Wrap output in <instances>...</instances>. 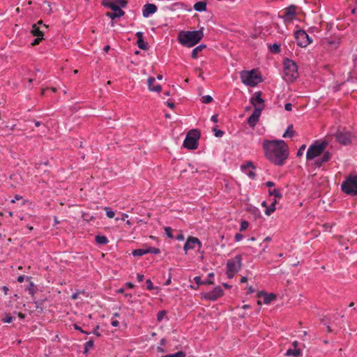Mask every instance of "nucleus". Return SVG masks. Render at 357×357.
<instances>
[{
    "mask_svg": "<svg viewBox=\"0 0 357 357\" xmlns=\"http://www.w3.org/2000/svg\"><path fill=\"white\" fill-rule=\"evenodd\" d=\"M262 147L266 158L275 165H283L289 156L288 146L284 140L266 139Z\"/></svg>",
    "mask_w": 357,
    "mask_h": 357,
    "instance_id": "1",
    "label": "nucleus"
},
{
    "mask_svg": "<svg viewBox=\"0 0 357 357\" xmlns=\"http://www.w3.org/2000/svg\"><path fill=\"white\" fill-rule=\"evenodd\" d=\"M203 28L197 31H181L177 36L178 43L184 47H192L204 38Z\"/></svg>",
    "mask_w": 357,
    "mask_h": 357,
    "instance_id": "2",
    "label": "nucleus"
},
{
    "mask_svg": "<svg viewBox=\"0 0 357 357\" xmlns=\"http://www.w3.org/2000/svg\"><path fill=\"white\" fill-rule=\"evenodd\" d=\"M328 146V142L324 140L319 142L314 141L308 148L306 153L307 160H312L315 158L321 155Z\"/></svg>",
    "mask_w": 357,
    "mask_h": 357,
    "instance_id": "3",
    "label": "nucleus"
},
{
    "mask_svg": "<svg viewBox=\"0 0 357 357\" xmlns=\"http://www.w3.org/2000/svg\"><path fill=\"white\" fill-rule=\"evenodd\" d=\"M284 77L287 82H293L298 76L296 63L289 59L284 61Z\"/></svg>",
    "mask_w": 357,
    "mask_h": 357,
    "instance_id": "4",
    "label": "nucleus"
},
{
    "mask_svg": "<svg viewBox=\"0 0 357 357\" xmlns=\"http://www.w3.org/2000/svg\"><path fill=\"white\" fill-rule=\"evenodd\" d=\"M341 190L351 196H357V175H349L342 182Z\"/></svg>",
    "mask_w": 357,
    "mask_h": 357,
    "instance_id": "5",
    "label": "nucleus"
},
{
    "mask_svg": "<svg viewBox=\"0 0 357 357\" xmlns=\"http://www.w3.org/2000/svg\"><path fill=\"white\" fill-rule=\"evenodd\" d=\"M241 79L244 84L252 87L255 86L262 81L261 75L256 70L243 71L241 73Z\"/></svg>",
    "mask_w": 357,
    "mask_h": 357,
    "instance_id": "6",
    "label": "nucleus"
},
{
    "mask_svg": "<svg viewBox=\"0 0 357 357\" xmlns=\"http://www.w3.org/2000/svg\"><path fill=\"white\" fill-rule=\"evenodd\" d=\"M200 138V132L197 129L190 130L186 135L183 146L189 150L197 149Z\"/></svg>",
    "mask_w": 357,
    "mask_h": 357,
    "instance_id": "7",
    "label": "nucleus"
},
{
    "mask_svg": "<svg viewBox=\"0 0 357 357\" xmlns=\"http://www.w3.org/2000/svg\"><path fill=\"white\" fill-rule=\"evenodd\" d=\"M296 43L301 47H305L312 42V39L304 30H298L294 33Z\"/></svg>",
    "mask_w": 357,
    "mask_h": 357,
    "instance_id": "8",
    "label": "nucleus"
},
{
    "mask_svg": "<svg viewBox=\"0 0 357 357\" xmlns=\"http://www.w3.org/2000/svg\"><path fill=\"white\" fill-rule=\"evenodd\" d=\"M242 255H237L235 257L229 259L227 261V269L228 271L238 272L243 266Z\"/></svg>",
    "mask_w": 357,
    "mask_h": 357,
    "instance_id": "9",
    "label": "nucleus"
},
{
    "mask_svg": "<svg viewBox=\"0 0 357 357\" xmlns=\"http://www.w3.org/2000/svg\"><path fill=\"white\" fill-rule=\"evenodd\" d=\"M107 6V8H109L113 11L112 13L107 12L106 13V15L112 20H114L116 17H121L125 15V12L116 3H109Z\"/></svg>",
    "mask_w": 357,
    "mask_h": 357,
    "instance_id": "10",
    "label": "nucleus"
},
{
    "mask_svg": "<svg viewBox=\"0 0 357 357\" xmlns=\"http://www.w3.org/2000/svg\"><path fill=\"white\" fill-rule=\"evenodd\" d=\"M223 295V290L221 287L217 286L212 291L202 294V297L208 301H216Z\"/></svg>",
    "mask_w": 357,
    "mask_h": 357,
    "instance_id": "11",
    "label": "nucleus"
},
{
    "mask_svg": "<svg viewBox=\"0 0 357 357\" xmlns=\"http://www.w3.org/2000/svg\"><path fill=\"white\" fill-rule=\"evenodd\" d=\"M262 110L263 107H256L252 114L248 117L247 122L250 127L254 128L259 121Z\"/></svg>",
    "mask_w": 357,
    "mask_h": 357,
    "instance_id": "12",
    "label": "nucleus"
},
{
    "mask_svg": "<svg viewBox=\"0 0 357 357\" xmlns=\"http://www.w3.org/2000/svg\"><path fill=\"white\" fill-rule=\"evenodd\" d=\"M336 140L341 144L347 146L351 144V134L349 132L337 131L335 134Z\"/></svg>",
    "mask_w": 357,
    "mask_h": 357,
    "instance_id": "13",
    "label": "nucleus"
},
{
    "mask_svg": "<svg viewBox=\"0 0 357 357\" xmlns=\"http://www.w3.org/2000/svg\"><path fill=\"white\" fill-rule=\"evenodd\" d=\"M195 245H198L199 248L202 247V243L199 238L194 236L188 237L183 246V250L185 251V254H187L189 250L195 249Z\"/></svg>",
    "mask_w": 357,
    "mask_h": 357,
    "instance_id": "14",
    "label": "nucleus"
},
{
    "mask_svg": "<svg viewBox=\"0 0 357 357\" xmlns=\"http://www.w3.org/2000/svg\"><path fill=\"white\" fill-rule=\"evenodd\" d=\"M250 103L256 107H263V109L265 107L264 100L261 98V91L255 92L251 97Z\"/></svg>",
    "mask_w": 357,
    "mask_h": 357,
    "instance_id": "15",
    "label": "nucleus"
},
{
    "mask_svg": "<svg viewBox=\"0 0 357 357\" xmlns=\"http://www.w3.org/2000/svg\"><path fill=\"white\" fill-rule=\"evenodd\" d=\"M297 7L295 5H290L284 9V21L291 22L296 17Z\"/></svg>",
    "mask_w": 357,
    "mask_h": 357,
    "instance_id": "16",
    "label": "nucleus"
},
{
    "mask_svg": "<svg viewBox=\"0 0 357 357\" xmlns=\"http://www.w3.org/2000/svg\"><path fill=\"white\" fill-rule=\"evenodd\" d=\"M158 10L157 6L153 3H146L142 10V15L144 17H148L149 15L156 13Z\"/></svg>",
    "mask_w": 357,
    "mask_h": 357,
    "instance_id": "17",
    "label": "nucleus"
},
{
    "mask_svg": "<svg viewBox=\"0 0 357 357\" xmlns=\"http://www.w3.org/2000/svg\"><path fill=\"white\" fill-rule=\"evenodd\" d=\"M331 153L328 151H325V152H324V155L321 158H319L314 162V165L316 167L319 168L322 166V165L324 163L329 161L331 160Z\"/></svg>",
    "mask_w": 357,
    "mask_h": 357,
    "instance_id": "18",
    "label": "nucleus"
},
{
    "mask_svg": "<svg viewBox=\"0 0 357 357\" xmlns=\"http://www.w3.org/2000/svg\"><path fill=\"white\" fill-rule=\"evenodd\" d=\"M261 296L263 297L264 303L265 304H269L276 298L275 294L273 293L267 294L265 291H261L259 294H258V297Z\"/></svg>",
    "mask_w": 357,
    "mask_h": 357,
    "instance_id": "19",
    "label": "nucleus"
},
{
    "mask_svg": "<svg viewBox=\"0 0 357 357\" xmlns=\"http://www.w3.org/2000/svg\"><path fill=\"white\" fill-rule=\"evenodd\" d=\"M155 79L153 77H149L148 79V86L149 89L151 91L160 92L162 90V86L160 84H157L155 86L153 85Z\"/></svg>",
    "mask_w": 357,
    "mask_h": 357,
    "instance_id": "20",
    "label": "nucleus"
},
{
    "mask_svg": "<svg viewBox=\"0 0 357 357\" xmlns=\"http://www.w3.org/2000/svg\"><path fill=\"white\" fill-rule=\"evenodd\" d=\"M31 277H26V281L29 282V284L25 287V290L29 291V294L32 296V299L34 301V294L36 293L37 287L34 285L33 282L31 281Z\"/></svg>",
    "mask_w": 357,
    "mask_h": 357,
    "instance_id": "21",
    "label": "nucleus"
},
{
    "mask_svg": "<svg viewBox=\"0 0 357 357\" xmlns=\"http://www.w3.org/2000/svg\"><path fill=\"white\" fill-rule=\"evenodd\" d=\"M31 32L34 36L36 37H43L44 36V31L41 30L37 24H33L32 25Z\"/></svg>",
    "mask_w": 357,
    "mask_h": 357,
    "instance_id": "22",
    "label": "nucleus"
},
{
    "mask_svg": "<svg viewBox=\"0 0 357 357\" xmlns=\"http://www.w3.org/2000/svg\"><path fill=\"white\" fill-rule=\"evenodd\" d=\"M206 48V45L204 44H201L196 47H195L191 53V57L194 59H196L198 57V54L199 52H201L203 50Z\"/></svg>",
    "mask_w": 357,
    "mask_h": 357,
    "instance_id": "23",
    "label": "nucleus"
},
{
    "mask_svg": "<svg viewBox=\"0 0 357 357\" xmlns=\"http://www.w3.org/2000/svg\"><path fill=\"white\" fill-rule=\"evenodd\" d=\"M285 355L287 356H293L294 357H298L302 355V351L301 349L289 348L287 350Z\"/></svg>",
    "mask_w": 357,
    "mask_h": 357,
    "instance_id": "24",
    "label": "nucleus"
},
{
    "mask_svg": "<svg viewBox=\"0 0 357 357\" xmlns=\"http://www.w3.org/2000/svg\"><path fill=\"white\" fill-rule=\"evenodd\" d=\"M206 2L201 1L195 3L193 8L196 11L202 12L206 10Z\"/></svg>",
    "mask_w": 357,
    "mask_h": 357,
    "instance_id": "25",
    "label": "nucleus"
},
{
    "mask_svg": "<svg viewBox=\"0 0 357 357\" xmlns=\"http://www.w3.org/2000/svg\"><path fill=\"white\" fill-rule=\"evenodd\" d=\"M194 281L197 287L201 284H213L214 283L213 280H202L200 276H196L194 278Z\"/></svg>",
    "mask_w": 357,
    "mask_h": 357,
    "instance_id": "26",
    "label": "nucleus"
},
{
    "mask_svg": "<svg viewBox=\"0 0 357 357\" xmlns=\"http://www.w3.org/2000/svg\"><path fill=\"white\" fill-rule=\"evenodd\" d=\"M293 124H290L288 126L287 130L283 134V137H292L295 135V131L293 129Z\"/></svg>",
    "mask_w": 357,
    "mask_h": 357,
    "instance_id": "27",
    "label": "nucleus"
},
{
    "mask_svg": "<svg viewBox=\"0 0 357 357\" xmlns=\"http://www.w3.org/2000/svg\"><path fill=\"white\" fill-rule=\"evenodd\" d=\"M95 241H96V243L100 244V245H105L109 242L107 238L105 236H102V235L96 236Z\"/></svg>",
    "mask_w": 357,
    "mask_h": 357,
    "instance_id": "28",
    "label": "nucleus"
},
{
    "mask_svg": "<svg viewBox=\"0 0 357 357\" xmlns=\"http://www.w3.org/2000/svg\"><path fill=\"white\" fill-rule=\"evenodd\" d=\"M137 44L138 47L143 50H147L149 49V45L146 42H145L143 39L137 40Z\"/></svg>",
    "mask_w": 357,
    "mask_h": 357,
    "instance_id": "29",
    "label": "nucleus"
},
{
    "mask_svg": "<svg viewBox=\"0 0 357 357\" xmlns=\"http://www.w3.org/2000/svg\"><path fill=\"white\" fill-rule=\"evenodd\" d=\"M268 194L270 196H274L275 198L281 199L282 197V195L278 189L269 190Z\"/></svg>",
    "mask_w": 357,
    "mask_h": 357,
    "instance_id": "30",
    "label": "nucleus"
},
{
    "mask_svg": "<svg viewBox=\"0 0 357 357\" xmlns=\"http://www.w3.org/2000/svg\"><path fill=\"white\" fill-rule=\"evenodd\" d=\"M145 254H146V249H141V248L134 250L132 252V255L134 257H141Z\"/></svg>",
    "mask_w": 357,
    "mask_h": 357,
    "instance_id": "31",
    "label": "nucleus"
},
{
    "mask_svg": "<svg viewBox=\"0 0 357 357\" xmlns=\"http://www.w3.org/2000/svg\"><path fill=\"white\" fill-rule=\"evenodd\" d=\"M269 50L274 54H278L280 52V45L278 43H274L269 46Z\"/></svg>",
    "mask_w": 357,
    "mask_h": 357,
    "instance_id": "32",
    "label": "nucleus"
},
{
    "mask_svg": "<svg viewBox=\"0 0 357 357\" xmlns=\"http://www.w3.org/2000/svg\"><path fill=\"white\" fill-rule=\"evenodd\" d=\"M185 356H186V354L185 352H183V351H179L175 354H167V355L163 356L162 357H185Z\"/></svg>",
    "mask_w": 357,
    "mask_h": 357,
    "instance_id": "33",
    "label": "nucleus"
},
{
    "mask_svg": "<svg viewBox=\"0 0 357 357\" xmlns=\"http://www.w3.org/2000/svg\"><path fill=\"white\" fill-rule=\"evenodd\" d=\"M93 347V341L92 340H89L84 344V354H87L89 350Z\"/></svg>",
    "mask_w": 357,
    "mask_h": 357,
    "instance_id": "34",
    "label": "nucleus"
},
{
    "mask_svg": "<svg viewBox=\"0 0 357 357\" xmlns=\"http://www.w3.org/2000/svg\"><path fill=\"white\" fill-rule=\"evenodd\" d=\"M148 253L158 255V254L160 253V250L159 248H157L149 247L146 248V254H148Z\"/></svg>",
    "mask_w": 357,
    "mask_h": 357,
    "instance_id": "35",
    "label": "nucleus"
},
{
    "mask_svg": "<svg viewBox=\"0 0 357 357\" xmlns=\"http://www.w3.org/2000/svg\"><path fill=\"white\" fill-rule=\"evenodd\" d=\"M275 211V206H273V204H271L269 206L266 207L265 213L267 215H271Z\"/></svg>",
    "mask_w": 357,
    "mask_h": 357,
    "instance_id": "36",
    "label": "nucleus"
},
{
    "mask_svg": "<svg viewBox=\"0 0 357 357\" xmlns=\"http://www.w3.org/2000/svg\"><path fill=\"white\" fill-rule=\"evenodd\" d=\"M104 210L106 211L107 216L109 218H113L115 215V213L111 210L109 207H105Z\"/></svg>",
    "mask_w": 357,
    "mask_h": 357,
    "instance_id": "37",
    "label": "nucleus"
},
{
    "mask_svg": "<svg viewBox=\"0 0 357 357\" xmlns=\"http://www.w3.org/2000/svg\"><path fill=\"white\" fill-rule=\"evenodd\" d=\"M212 101H213V98L209 95L204 96L202 98V102L203 103L208 104V103L211 102Z\"/></svg>",
    "mask_w": 357,
    "mask_h": 357,
    "instance_id": "38",
    "label": "nucleus"
},
{
    "mask_svg": "<svg viewBox=\"0 0 357 357\" xmlns=\"http://www.w3.org/2000/svg\"><path fill=\"white\" fill-rule=\"evenodd\" d=\"M248 167H251L252 169H255V166L253 162L251 161H248L246 164L241 165V169L245 171Z\"/></svg>",
    "mask_w": 357,
    "mask_h": 357,
    "instance_id": "39",
    "label": "nucleus"
},
{
    "mask_svg": "<svg viewBox=\"0 0 357 357\" xmlns=\"http://www.w3.org/2000/svg\"><path fill=\"white\" fill-rule=\"evenodd\" d=\"M249 226V223L248 221L246 220H242L241 222V227H240V231H245V229H247V228Z\"/></svg>",
    "mask_w": 357,
    "mask_h": 357,
    "instance_id": "40",
    "label": "nucleus"
},
{
    "mask_svg": "<svg viewBox=\"0 0 357 357\" xmlns=\"http://www.w3.org/2000/svg\"><path fill=\"white\" fill-rule=\"evenodd\" d=\"M165 234L169 238H174V236L172 234V229L169 227L165 228Z\"/></svg>",
    "mask_w": 357,
    "mask_h": 357,
    "instance_id": "41",
    "label": "nucleus"
},
{
    "mask_svg": "<svg viewBox=\"0 0 357 357\" xmlns=\"http://www.w3.org/2000/svg\"><path fill=\"white\" fill-rule=\"evenodd\" d=\"M167 314V312L165 310H161L157 314V320L158 321L160 322L164 316Z\"/></svg>",
    "mask_w": 357,
    "mask_h": 357,
    "instance_id": "42",
    "label": "nucleus"
},
{
    "mask_svg": "<svg viewBox=\"0 0 357 357\" xmlns=\"http://www.w3.org/2000/svg\"><path fill=\"white\" fill-rule=\"evenodd\" d=\"M213 132H214V135L216 137H221L223 136L224 135V132L222 131L221 130H218L216 128H214L213 129Z\"/></svg>",
    "mask_w": 357,
    "mask_h": 357,
    "instance_id": "43",
    "label": "nucleus"
},
{
    "mask_svg": "<svg viewBox=\"0 0 357 357\" xmlns=\"http://www.w3.org/2000/svg\"><path fill=\"white\" fill-rule=\"evenodd\" d=\"M146 284L147 289L151 291L154 289L153 282H151V280L150 279L146 280Z\"/></svg>",
    "mask_w": 357,
    "mask_h": 357,
    "instance_id": "44",
    "label": "nucleus"
},
{
    "mask_svg": "<svg viewBox=\"0 0 357 357\" xmlns=\"http://www.w3.org/2000/svg\"><path fill=\"white\" fill-rule=\"evenodd\" d=\"M305 147H306V146H305V144H303V145H302V146L299 148V149L298 150L297 153H296V155H297V156H298V157H301V156H302V155H303V151H305Z\"/></svg>",
    "mask_w": 357,
    "mask_h": 357,
    "instance_id": "45",
    "label": "nucleus"
},
{
    "mask_svg": "<svg viewBox=\"0 0 357 357\" xmlns=\"http://www.w3.org/2000/svg\"><path fill=\"white\" fill-rule=\"evenodd\" d=\"M43 39V37H37L36 38H35L33 42L31 43V45L32 46H36V45H38L41 41Z\"/></svg>",
    "mask_w": 357,
    "mask_h": 357,
    "instance_id": "46",
    "label": "nucleus"
},
{
    "mask_svg": "<svg viewBox=\"0 0 357 357\" xmlns=\"http://www.w3.org/2000/svg\"><path fill=\"white\" fill-rule=\"evenodd\" d=\"M13 317L10 314H6V317L2 319L4 323H11L13 321Z\"/></svg>",
    "mask_w": 357,
    "mask_h": 357,
    "instance_id": "47",
    "label": "nucleus"
},
{
    "mask_svg": "<svg viewBox=\"0 0 357 357\" xmlns=\"http://www.w3.org/2000/svg\"><path fill=\"white\" fill-rule=\"evenodd\" d=\"M116 3L119 4L121 8H125L128 4V1L126 0H117Z\"/></svg>",
    "mask_w": 357,
    "mask_h": 357,
    "instance_id": "48",
    "label": "nucleus"
},
{
    "mask_svg": "<svg viewBox=\"0 0 357 357\" xmlns=\"http://www.w3.org/2000/svg\"><path fill=\"white\" fill-rule=\"evenodd\" d=\"M73 327L75 330L80 331L82 333L89 335V333L87 331H84L80 326H79L77 324H73Z\"/></svg>",
    "mask_w": 357,
    "mask_h": 357,
    "instance_id": "49",
    "label": "nucleus"
},
{
    "mask_svg": "<svg viewBox=\"0 0 357 357\" xmlns=\"http://www.w3.org/2000/svg\"><path fill=\"white\" fill-rule=\"evenodd\" d=\"M176 239L178 241H183L185 237L182 231H180L176 236Z\"/></svg>",
    "mask_w": 357,
    "mask_h": 357,
    "instance_id": "50",
    "label": "nucleus"
},
{
    "mask_svg": "<svg viewBox=\"0 0 357 357\" xmlns=\"http://www.w3.org/2000/svg\"><path fill=\"white\" fill-rule=\"evenodd\" d=\"M243 238V235L240 234V233H237L236 234L235 236H234V239L236 241H240L241 240H242Z\"/></svg>",
    "mask_w": 357,
    "mask_h": 357,
    "instance_id": "51",
    "label": "nucleus"
},
{
    "mask_svg": "<svg viewBox=\"0 0 357 357\" xmlns=\"http://www.w3.org/2000/svg\"><path fill=\"white\" fill-rule=\"evenodd\" d=\"M237 272H232V271H228V270L227 269V278H233L234 275Z\"/></svg>",
    "mask_w": 357,
    "mask_h": 357,
    "instance_id": "52",
    "label": "nucleus"
},
{
    "mask_svg": "<svg viewBox=\"0 0 357 357\" xmlns=\"http://www.w3.org/2000/svg\"><path fill=\"white\" fill-rule=\"evenodd\" d=\"M284 109L287 110V111H291L292 110V105L289 102L288 103H286L284 105Z\"/></svg>",
    "mask_w": 357,
    "mask_h": 357,
    "instance_id": "53",
    "label": "nucleus"
},
{
    "mask_svg": "<svg viewBox=\"0 0 357 357\" xmlns=\"http://www.w3.org/2000/svg\"><path fill=\"white\" fill-rule=\"evenodd\" d=\"M98 329H99V326H96V327L94 328L93 331V333L98 336V337H100V333L98 332Z\"/></svg>",
    "mask_w": 357,
    "mask_h": 357,
    "instance_id": "54",
    "label": "nucleus"
},
{
    "mask_svg": "<svg viewBox=\"0 0 357 357\" xmlns=\"http://www.w3.org/2000/svg\"><path fill=\"white\" fill-rule=\"evenodd\" d=\"M247 175L252 179H254L256 176V174L252 171H250V172H247Z\"/></svg>",
    "mask_w": 357,
    "mask_h": 357,
    "instance_id": "55",
    "label": "nucleus"
},
{
    "mask_svg": "<svg viewBox=\"0 0 357 357\" xmlns=\"http://www.w3.org/2000/svg\"><path fill=\"white\" fill-rule=\"evenodd\" d=\"M135 36H137V40H139V39H143L144 38V35H143V33L141 32V31H138L136 33Z\"/></svg>",
    "mask_w": 357,
    "mask_h": 357,
    "instance_id": "56",
    "label": "nucleus"
},
{
    "mask_svg": "<svg viewBox=\"0 0 357 357\" xmlns=\"http://www.w3.org/2000/svg\"><path fill=\"white\" fill-rule=\"evenodd\" d=\"M144 275H142V274L138 273L137 275V279L138 282H141L144 280Z\"/></svg>",
    "mask_w": 357,
    "mask_h": 357,
    "instance_id": "57",
    "label": "nucleus"
},
{
    "mask_svg": "<svg viewBox=\"0 0 357 357\" xmlns=\"http://www.w3.org/2000/svg\"><path fill=\"white\" fill-rule=\"evenodd\" d=\"M165 104L167 106H168L171 109H174L175 107L174 103L172 102L167 101Z\"/></svg>",
    "mask_w": 357,
    "mask_h": 357,
    "instance_id": "58",
    "label": "nucleus"
},
{
    "mask_svg": "<svg viewBox=\"0 0 357 357\" xmlns=\"http://www.w3.org/2000/svg\"><path fill=\"white\" fill-rule=\"evenodd\" d=\"M109 3H113L112 2V0H102V4L105 6V7H107V4Z\"/></svg>",
    "mask_w": 357,
    "mask_h": 357,
    "instance_id": "59",
    "label": "nucleus"
},
{
    "mask_svg": "<svg viewBox=\"0 0 357 357\" xmlns=\"http://www.w3.org/2000/svg\"><path fill=\"white\" fill-rule=\"evenodd\" d=\"M211 120L214 122V123H217L218 119V114H214L211 116Z\"/></svg>",
    "mask_w": 357,
    "mask_h": 357,
    "instance_id": "60",
    "label": "nucleus"
},
{
    "mask_svg": "<svg viewBox=\"0 0 357 357\" xmlns=\"http://www.w3.org/2000/svg\"><path fill=\"white\" fill-rule=\"evenodd\" d=\"M111 324L112 326L117 327L119 326V322L117 320H112Z\"/></svg>",
    "mask_w": 357,
    "mask_h": 357,
    "instance_id": "61",
    "label": "nucleus"
},
{
    "mask_svg": "<svg viewBox=\"0 0 357 357\" xmlns=\"http://www.w3.org/2000/svg\"><path fill=\"white\" fill-rule=\"evenodd\" d=\"M22 199V197L18 195L15 196V199L11 200V203H15L16 200H20Z\"/></svg>",
    "mask_w": 357,
    "mask_h": 357,
    "instance_id": "62",
    "label": "nucleus"
},
{
    "mask_svg": "<svg viewBox=\"0 0 357 357\" xmlns=\"http://www.w3.org/2000/svg\"><path fill=\"white\" fill-rule=\"evenodd\" d=\"M24 279H25V275H20L17 278V280L18 282L21 283V282H24Z\"/></svg>",
    "mask_w": 357,
    "mask_h": 357,
    "instance_id": "63",
    "label": "nucleus"
},
{
    "mask_svg": "<svg viewBox=\"0 0 357 357\" xmlns=\"http://www.w3.org/2000/svg\"><path fill=\"white\" fill-rule=\"evenodd\" d=\"M266 185L268 188H271L273 187L275 185V183L273 181H269L266 183Z\"/></svg>",
    "mask_w": 357,
    "mask_h": 357,
    "instance_id": "64",
    "label": "nucleus"
}]
</instances>
